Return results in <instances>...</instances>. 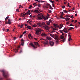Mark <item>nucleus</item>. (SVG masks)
<instances>
[{
    "mask_svg": "<svg viewBox=\"0 0 80 80\" xmlns=\"http://www.w3.org/2000/svg\"><path fill=\"white\" fill-rule=\"evenodd\" d=\"M37 20H41L44 19V20H47L48 18V17L46 16V17H44L43 14L42 13L39 14L37 15Z\"/></svg>",
    "mask_w": 80,
    "mask_h": 80,
    "instance_id": "1",
    "label": "nucleus"
},
{
    "mask_svg": "<svg viewBox=\"0 0 80 80\" xmlns=\"http://www.w3.org/2000/svg\"><path fill=\"white\" fill-rule=\"evenodd\" d=\"M0 72H2V75L3 77L5 78H7L8 77V76L9 75V74H8V73L5 72V71L4 70H0Z\"/></svg>",
    "mask_w": 80,
    "mask_h": 80,
    "instance_id": "2",
    "label": "nucleus"
},
{
    "mask_svg": "<svg viewBox=\"0 0 80 80\" xmlns=\"http://www.w3.org/2000/svg\"><path fill=\"white\" fill-rule=\"evenodd\" d=\"M50 35L51 36V37L52 38H53L55 39V40H58V35L56 34H50Z\"/></svg>",
    "mask_w": 80,
    "mask_h": 80,
    "instance_id": "3",
    "label": "nucleus"
},
{
    "mask_svg": "<svg viewBox=\"0 0 80 80\" xmlns=\"http://www.w3.org/2000/svg\"><path fill=\"white\" fill-rule=\"evenodd\" d=\"M42 30L40 29L39 28H38L37 30H36V32H35V34H37L38 35H40V32H42Z\"/></svg>",
    "mask_w": 80,
    "mask_h": 80,
    "instance_id": "4",
    "label": "nucleus"
},
{
    "mask_svg": "<svg viewBox=\"0 0 80 80\" xmlns=\"http://www.w3.org/2000/svg\"><path fill=\"white\" fill-rule=\"evenodd\" d=\"M49 44L51 45V47H53L54 45V42L53 41H50Z\"/></svg>",
    "mask_w": 80,
    "mask_h": 80,
    "instance_id": "5",
    "label": "nucleus"
},
{
    "mask_svg": "<svg viewBox=\"0 0 80 80\" xmlns=\"http://www.w3.org/2000/svg\"><path fill=\"white\" fill-rule=\"evenodd\" d=\"M30 11H31V10H28V12H27V13H25V15L27 16L28 15H30L31 13H30Z\"/></svg>",
    "mask_w": 80,
    "mask_h": 80,
    "instance_id": "6",
    "label": "nucleus"
},
{
    "mask_svg": "<svg viewBox=\"0 0 80 80\" xmlns=\"http://www.w3.org/2000/svg\"><path fill=\"white\" fill-rule=\"evenodd\" d=\"M49 21L50 22L47 21L46 22V23L48 25H50V22H52V20L51 19H50Z\"/></svg>",
    "mask_w": 80,
    "mask_h": 80,
    "instance_id": "7",
    "label": "nucleus"
},
{
    "mask_svg": "<svg viewBox=\"0 0 80 80\" xmlns=\"http://www.w3.org/2000/svg\"><path fill=\"white\" fill-rule=\"evenodd\" d=\"M62 31H63L64 33H68V32L67 31V29L66 28H65L64 29L62 30Z\"/></svg>",
    "mask_w": 80,
    "mask_h": 80,
    "instance_id": "8",
    "label": "nucleus"
},
{
    "mask_svg": "<svg viewBox=\"0 0 80 80\" xmlns=\"http://www.w3.org/2000/svg\"><path fill=\"white\" fill-rule=\"evenodd\" d=\"M30 45H31V46H32V47L34 49L37 48V47L34 46V45H33V44L32 43H30Z\"/></svg>",
    "mask_w": 80,
    "mask_h": 80,
    "instance_id": "9",
    "label": "nucleus"
},
{
    "mask_svg": "<svg viewBox=\"0 0 80 80\" xmlns=\"http://www.w3.org/2000/svg\"><path fill=\"white\" fill-rule=\"evenodd\" d=\"M42 43H43L44 45H47L48 44V41H42Z\"/></svg>",
    "mask_w": 80,
    "mask_h": 80,
    "instance_id": "10",
    "label": "nucleus"
},
{
    "mask_svg": "<svg viewBox=\"0 0 80 80\" xmlns=\"http://www.w3.org/2000/svg\"><path fill=\"white\" fill-rule=\"evenodd\" d=\"M58 40H56V43H58V41H59V40H61V39H60V38H59V37H58Z\"/></svg>",
    "mask_w": 80,
    "mask_h": 80,
    "instance_id": "11",
    "label": "nucleus"
},
{
    "mask_svg": "<svg viewBox=\"0 0 80 80\" xmlns=\"http://www.w3.org/2000/svg\"><path fill=\"white\" fill-rule=\"evenodd\" d=\"M21 42H22L21 43V45H22V46H23V45H24V40H23V38H22L21 39Z\"/></svg>",
    "mask_w": 80,
    "mask_h": 80,
    "instance_id": "12",
    "label": "nucleus"
},
{
    "mask_svg": "<svg viewBox=\"0 0 80 80\" xmlns=\"http://www.w3.org/2000/svg\"><path fill=\"white\" fill-rule=\"evenodd\" d=\"M34 12H35V13H40V11L36 9V10H34Z\"/></svg>",
    "mask_w": 80,
    "mask_h": 80,
    "instance_id": "13",
    "label": "nucleus"
},
{
    "mask_svg": "<svg viewBox=\"0 0 80 80\" xmlns=\"http://www.w3.org/2000/svg\"><path fill=\"white\" fill-rule=\"evenodd\" d=\"M52 29L53 30V31H52L51 32V33H53V32H55L56 31L55 30H57V29H56V28H52Z\"/></svg>",
    "mask_w": 80,
    "mask_h": 80,
    "instance_id": "14",
    "label": "nucleus"
},
{
    "mask_svg": "<svg viewBox=\"0 0 80 80\" xmlns=\"http://www.w3.org/2000/svg\"><path fill=\"white\" fill-rule=\"evenodd\" d=\"M46 38L48 40H49L50 41L51 40H52V38H50V37H46Z\"/></svg>",
    "mask_w": 80,
    "mask_h": 80,
    "instance_id": "15",
    "label": "nucleus"
},
{
    "mask_svg": "<svg viewBox=\"0 0 80 80\" xmlns=\"http://www.w3.org/2000/svg\"><path fill=\"white\" fill-rule=\"evenodd\" d=\"M37 25L39 26V27H42V23L40 22H38L37 23Z\"/></svg>",
    "mask_w": 80,
    "mask_h": 80,
    "instance_id": "16",
    "label": "nucleus"
},
{
    "mask_svg": "<svg viewBox=\"0 0 80 80\" xmlns=\"http://www.w3.org/2000/svg\"><path fill=\"white\" fill-rule=\"evenodd\" d=\"M45 28L46 30H48L50 29V27H49L48 26H45Z\"/></svg>",
    "mask_w": 80,
    "mask_h": 80,
    "instance_id": "17",
    "label": "nucleus"
},
{
    "mask_svg": "<svg viewBox=\"0 0 80 80\" xmlns=\"http://www.w3.org/2000/svg\"><path fill=\"white\" fill-rule=\"evenodd\" d=\"M8 24H11V21L10 19H8Z\"/></svg>",
    "mask_w": 80,
    "mask_h": 80,
    "instance_id": "18",
    "label": "nucleus"
},
{
    "mask_svg": "<svg viewBox=\"0 0 80 80\" xmlns=\"http://www.w3.org/2000/svg\"><path fill=\"white\" fill-rule=\"evenodd\" d=\"M65 20H66V22H68V21L69 20V19H70V18H65Z\"/></svg>",
    "mask_w": 80,
    "mask_h": 80,
    "instance_id": "19",
    "label": "nucleus"
},
{
    "mask_svg": "<svg viewBox=\"0 0 80 80\" xmlns=\"http://www.w3.org/2000/svg\"><path fill=\"white\" fill-rule=\"evenodd\" d=\"M37 2L38 3H40V2H42H42H45V1H42V0H41V1H38V2Z\"/></svg>",
    "mask_w": 80,
    "mask_h": 80,
    "instance_id": "20",
    "label": "nucleus"
},
{
    "mask_svg": "<svg viewBox=\"0 0 80 80\" xmlns=\"http://www.w3.org/2000/svg\"><path fill=\"white\" fill-rule=\"evenodd\" d=\"M68 36L69 37V38L68 39V41H70V40H72V38H71V36L69 34L68 35Z\"/></svg>",
    "mask_w": 80,
    "mask_h": 80,
    "instance_id": "21",
    "label": "nucleus"
},
{
    "mask_svg": "<svg viewBox=\"0 0 80 80\" xmlns=\"http://www.w3.org/2000/svg\"><path fill=\"white\" fill-rule=\"evenodd\" d=\"M63 24H61L60 25V27H59V29H61V28H62L63 27Z\"/></svg>",
    "mask_w": 80,
    "mask_h": 80,
    "instance_id": "22",
    "label": "nucleus"
},
{
    "mask_svg": "<svg viewBox=\"0 0 80 80\" xmlns=\"http://www.w3.org/2000/svg\"><path fill=\"white\" fill-rule=\"evenodd\" d=\"M60 39H63V38H64V36H62V35H61L60 36Z\"/></svg>",
    "mask_w": 80,
    "mask_h": 80,
    "instance_id": "23",
    "label": "nucleus"
},
{
    "mask_svg": "<svg viewBox=\"0 0 80 80\" xmlns=\"http://www.w3.org/2000/svg\"><path fill=\"white\" fill-rule=\"evenodd\" d=\"M18 48H20V47H18L17 49H15V53H17V52H18Z\"/></svg>",
    "mask_w": 80,
    "mask_h": 80,
    "instance_id": "24",
    "label": "nucleus"
},
{
    "mask_svg": "<svg viewBox=\"0 0 80 80\" xmlns=\"http://www.w3.org/2000/svg\"><path fill=\"white\" fill-rule=\"evenodd\" d=\"M41 36H43V37H45L46 36V34L45 33H42L41 34Z\"/></svg>",
    "mask_w": 80,
    "mask_h": 80,
    "instance_id": "25",
    "label": "nucleus"
},
{
    "mask_svg": "<svg viewBox=\"0 0 80 80\" xmlns=\"http://www.w3.org/2000/svg\"><path fill=\"white\" fill-rule=\"evenodd\" d=\"M34 44L35 45H38V43L37 42H34Z\"/></svg>",
    "mask_w": 80,
    "mask_h": 80,
    "instance_id": "26",
    "label": "nucleus"
},
{
    "mask_svg": "<svg viewBox=\"0 0 80 80\" xmlns=\"http://www.w3.org/2000/svg\"><path fill=\"white\" fill-rule=\"evenodd\" d=\"M26 28H28V29H31L32 28V27L29 26H28L27 27H26Z\"/></svg>",
    "mask_w": 80,
    "mask_h": 80,
    "instance_id": "27",
    "label": "nucleus"
},
{
    "mask_svg": "<svg viewBox=\"0 0 80 80\" xmlns=\"http://www.w3.org/2000/svg\"><path fill=\"white\" fill-rule=\"evenodd\" d=\"M50 6L51 5H50V4H46V6H47V8H48L49 7H50Z\"/></svg>",
    "mask_w": 80,
    "mask_h": 80,
    "instance_id": "28",
    "label": "nucleus"
},
{
    "mask_svg": "<svg viewBox=\"0 0 80 80\" xmlns=\"http://www.w3.org/2000/svg\"><path fill=\"white\" fill-rule=\"evenodd\" d=\"M72 29H74V28L72 27H70L68 29V30L69 31L70 30H72Z\"/></svg>",
    "mask_w": 80,
    "mask_h": 80,
    "instance_id": "29",
    "label": "nucleus"
},
{
    "mask_svg": "<svg viewBox=\"0 0 80 80\" xmlns=\"http://www.w3.org/2000/svg\"><path fill=\"white\" fill-rule=\"evenodd\" d=\"M49 1H50V2H51L52 4L53 3H55V2H54V1H52V0H49Z\"/></svg>",
    "mask_w": 80,
    "mask_h": 80,
    "instance_id": "30",
    "label": "nucleus"
},
{
    "mask_svg": "<svg viewBox=\"0 0 80 80\" xmlns=\"http://www.w3.org/2000/svg\"><path fill=\"white\" fill-rule=\"evenodd\" d=\"M8 18H9V17L8 16L6 17V18L5 19V21H7L8 19Z\"/></svg>",
    "mask_w": 80,
    "mask_h": 80,
    "instance_id": "31",
    "label": "nucleus"
},
{
    "mask_svg": "<svg viewBox=\"0 0 80 80\" xmlns=\"http://www.w3.org/2000/svg\"><path fill=\"white\" fill-rule=\"evenodd\" d=\"M38 5V7H40V6H41L40 4V3H38V5Z\"/></svg>",
    "mask_w": 80,
    "mask_h": 80,
    "instance_id": "32",
    "label": "nucleus"
},
{
    "mask_svg": "<svg viewBox=\"0 0 80 80\" xmlns=\"http://www.w3.org/2000/svg\"><path fill=\"white\" fill-rule=\"evenodd\" d=\"M37 2H35V5H34V7H35V6H37Z\"/></svg>",
    "mask_w": 80,
    "mask_h": 80,
    "instance_id": "33",
    "label": "nucleus"
},
{
    "mask_svg": "<svg viewBox=\"0 0 80 80\" xmlns=\"http://www.w3.org/2000/svg\"><path fill=\"white\" fill-rule=\"evenodd\" d=\"M42 26L43 25H45V22H42Z\"/></svg>",
    "mask_w": 80,
    "mask_h": 80,
    "instance_id": "34",
    "label": "nucleus"
},
{
    "mask_svg": "<svg viewBox=\"0 0 80 80\" xmlns=\"http://www.w3.org/2000/svg\"><path fill=\"white\" fill-rule=\"evenodd\" d=\"M31 34H29L28 35V37L29 38H30V37H31Z\"/></svg>",
    "mask_w": 80,
    "mask_h": 80,
    "instance_id": "35",
    "label": "nucleus"
},
{
    "mask_svg": "<svg viewBox=\"0 0 80 80\" xmlns=\"http://www.w3.org/2000/svg\"><path fill=\"white\" fill-rule=\"evenodd\" d=\"M63 12H64V13H68V11H66V10H63Z\"/></svg>",
    "mask_w": 80,
    "mask_h": 80,
    "instance_id": "36",
    "label": "nucleus"
},
{
    "mask_svg": "<svg viewBox=\"0 0 80 80\" xmlns=\"http://www.w3.org/2000/svg\"><path fill=\"white\" fill-rule=\"evenodd\" d=\"M32 6L30 5L29 6L28 8H32Z\"/></svg>",
    "mask_w": 80,
    "mask_h": 80,
    "instance_id": "37",
    "label": "nucleus"
},
{
    "mask_svg": "<svg viewBox=\"0 0 80 80\" xmlns=\"http://www.w3.org/2000/svg\"><path fill=\"white\" fill-rule=\"evenodd\" d=\"M37 25H36V24H34V25H33L32 26V27H37Z\"/></svg>",
    "mask_w": 80,
    "mask_h": 80,
    "instance_id": "38",
    "label": "nucleus"
},
{
    "mask_svg": "<svg viewBox=\"0 0 80 80\" xmlns=\"http://www.w3.org/2000/svg\"><path fill=\"white\" fill-rule=\"evenodd\" d=\"M28 23H31V22H32V21H30V20L28 21Z\"/></svg>",
    "mask_w": 80,
    "mask_h": 80,
    "instance_id": "39",
    "label": "nucleus"
},
{
    "mask_svg": "<svg viewBox=\"0 0 80 80\" xmlns=\"http://www.w3.org/2000/svg\"><path fill=\"white\" fill-rule=\"evenodd\" d=\"M63 31L62 30H60L59 31L61 33H63V31Z\"/></svg>",
    "mask_w": 80,
    "mask_h": 80,
    "instance_id": "40",
    "label": "nucleus"
},
{
    "mask_svg": "<svg viewBox=\"0 0 80 80\" xmlns=\"http://www.w3.org/2000/svg\"><path fill=\"white\" fill-rule=\"evenodd\" d=\"M49 7H50V9H51V10H53V8H52V6H50Z\"/></svg>",
    "mask_w": 80,
    "mask_h": 80,
    "instance_id": "41",
    "label": "nucleus"
},
{
    "mask_svg": "<svg viewBox=\"0 0 80 80\" xmlns=\"http://www.w3.org/2000/svg\"><path fill=\"white\" fill-rule=\"evenodd\" d=\"M23 24H22L21 25L20 28H22V27H23Z\"/></svg>",
    "mask_w": 80,
    "mask_h": 80,
    "instance_id": "42",
    "label": "nucleus"
},
{
    "mask_svg": "<svg viewBox=\"0 0 80 80\" xmlns=\"http://www.w3.org/2000/svg\"><path fill=\"white\" fill-rule=\"evenodd\" d=\"M63 17V15H61L59 17L61 18H62V17Z\"/></svg>",
    "mask_w": 80,
    "mask_h": 80,
    "instance_id": "43",
    "label": "nucleus"
},
{
    "mask_svg": "<svg viewBox=\"0 0 80 80\" xmlns=\"http://www.w3.org/2000/svg\"><path fill=\"white\" fill-rule=\"evenodd\" d=\"M62 8H65V6H62Z\"/></svg>",
    "mask_w": 80,
    "mask_h": 80,
    "instance_id": "44",
    "label": "nucleus"
},
{
    "mask_svg": "<svg viewBox=\"0 0 80 80\" xmlns=\"http://www.w3.org/2000/svg\"><path fill=\"white\" fill-rule=\"evenodd\" d=\"M22 15V17H24L25 18V14H23Z\"/></svg>",
    "mask_w": 80,
    "mask_h": 80,
    "instance_id": "45",
    "label": "nucleus"
},
{
    "mask_svg": "<svg viewBox=\"0 0 80 80\" xmlns=\"http://www.w3.org/2000/svg\"><path fill=\"white\" fill-rule=\"evenodd\" d=\"M17 12H20V11H19V9H16Z\"/></svg>",
    "mask_w": 80,
    "mask_h": 80,
    "instance_id": "46",
    "label": "nucleus"
},
{
    "mask_svg": "<svg viewBox=\"0 0 80 80\" xmlns=\"http://www.w3.org/2000/svg\"><path fill=\"white\" fill-rule=\"evenodd\" d=\"M65 41V39L64 38L62 40V42H64Z\"/></svg>",
    "mask_w": 80,
    "mask_h": 80,
    "instance_id": "47",
    "label": "nucleus"
},
{
    "mask_svg": "<svg viewBox=\"0 0 80 80\" xmlns=\"http://www.w3.org/2000/svg\"><path fill=\"white\" fill-rule=\"evenodd\" d=\"M22 50H20L19 53H21L22 52Z\"/></svg>",
    "mask_w": 80,
    "mask_h": 80,
    "instance_id": "48",
    "label": "nucleus"
},
{
    "mask_svg": "<svg viewBox=\"0 0 80 80\" xmlns=\"http://www.w3.org/2000/svg\"><path fill=\"white\" fill-rule=\"evenodd\" d=\"M40 40H44V39H43L42 38H41L40 39Z\"/></svg>",
    "mask_w": 80,
    "mask_h": 80,
    "instance_id": "49",
    "label": "nucleus"
},
{
    "mask_svg": "<svg viewBox=\"0 0 80 80\" xmlns=\"http://www.w3.org/2000/svg\"><path fill=\"white\" fill-rule=\"evenodd\" d=\"M53 25H54V26H55V27H56V26H57V24L54 23L53 24Z\"/></svg>",
    "mask_w": 80,
    "mask_h": 80,
    "instance_id": "50",
    "label": "nucleus"
},
{
    "mask_svg": "<svg viewBox=\"0 0 80 80\" xmlns=\"http://www.w3.org/2000/svg\"><path fill=\"white\" fill-rule=\"evenodd\" d=\"M25 33H26V31H25L23 33V34H25Z\"/></svg>",
    "mask_w": 80,
    "mask_h": 80,
    "instance_id": "51",
    "label": "nucleus"
},
{
    "mask_svg": "<svg viewBox=\"0 0 80 80\" xmlns=\"http://www.w3.org/2000/svg\"><path fill=\"white\" fill-rule=\"evenodd\" d=\"M22 36H23L22 35H21L19 37L20 38H22Z\"/></svg>",
    "mask_w": 80,
    "mask_h": 80,
    "instance_id": "52",
    "label": "nucleus"
},
{
    "mask_svg": "<svg viewBox=\"0 0 80 80\" xmlns=\"http://www.w3.org/2000/svg\"><path fill=\"white\" fill-rule=\"evenodd\" d=\"M70 26H73V27H74V25L73 24H70Z\"/></svg>",
    "mask_w": 80,
    "mask_h": 80,
    "instance_id": "53",
    "label": "nucleus"
},
{
    "mask_svg": "<svg viewBox=\"0 0 80 80\" xmlns=\"http://www.w3.org/2000/svg\"><path fill=\"white\" fill-rule=\"evenodd\" d=\"M77 22V20H75L74 23H76V22Z\"/></svg>",
    "mask_w": 80,
    "mask_h": 80,
    "instance_id": "54",
    "label": "nucleus"
},
{
    "mask_svg": "<svg viewBox=\"0 0 80 80\" xmlns=\"http://www.w3.org/2000/svg\"><path fill=\"white\" fill-rule=\"evenodd\" d=\"M61 13H62V14H63V12H61Z\"/></svg>",
    "mask_w": 80,
    "mask_h": 80,
    "instance_id": "55",
    "label": "nucleus"
},
{
    "mask_svg": "<svg viewBox=\"0 0 80 80\" xmlns=\"http://www.w3.org/2000/svg\"><path fill=\"white\" fill-rule=\"evenodd\" d=\"M66 24H67V25H68L69 24V23H68V22H66Z\"/></svg>",
    "mask_w": 80,
    "mask_h": 80,
    "instance_id": "56",
    "label": "nucleus"
},
{
    "mask_svg": "<svg viewBox=\"0 0 80 80\" xmlns=\"http://www.w3.org/2000/svg\"><path fill=\"white\" fill-rule=\"evenodd\" d=\"M71 22H72V23H73V22H74V20H72Z\"/></svg>",
    "mask_w": 80,
    "mask_h": 80,
    "instance_id": "57",
    "label": "nucleus"
},
{
    "mask_svg": "<svg viewBox=\"0 0 80 80\" xmlns=\"http://www.w3.org/2000/svg\"><path fill=\"white\" fill-rule=\"evenodd\" d=\"M73 16L72 15V16H71V18H73Z\"/></svg>",
    "mask_w": 80,
    "mask_h": 80,
    "instance_id": "58",
    "label": "nucleus"
},
{
    "mask_svg": "<svg viewBox=\"0 0 80 80\" xmlns=\"http://www.w3.org/2000/svg\"><path fill=\"white\" fill-rule=\"evenodd\" d=\"M9 31V29H7V32H8Z\"/></svg>",
    "mask_w": 80,
    "mask_h": 80,
    "instance_id": "59",
    "label": "nucleus"
},
{
    "mask_svg": "<svg viewBox=\"0 0 80 80\" xmlns=\"http://www.w3.org/2000/svg\"><path fill=\"white\" fill-rule=\"evenodd\" d=\"M25 25L26 27H27V24H25Z\"/></svg>",
    "mask_w": 80,
    "mask_h": 80,
    "instance_id": "60",
    "label": "nucleus"
},
{
    "mask_svg": "<svg viewBox=\"0 0 80 80\" xmlns=\"http://www.w3.org/2000/svg\"><path fill=\"white\" fill-rule=\"evenodd\" d=\"M52 6H53V7H54V4H53V3L52 4Z\"/></svg>",
    "mask_w": 80,
    "mask_h": 80,
    "instance_id": "61",
    "label": "nucleus"
},
{
    "mask_svg": "<svg viewBox=\"0 0 80 80\" xmlns=\"http://www.w3.org/2000/svg\"><path fill=\"white\" fill-rule=\"evenodd\" d=\"M49 13H52V11L51 10L49 11Z\"/></svg>",
    "mask_w": 80,
    "mask_h": 80,
    "instance_id": "62",
    "label": "nucleus"
},
{
    "mask_svg": "<svg viewBox=\"0 0 80 80\" xmlns=\"http://www.w3.org/2000/svg\"><path fill=\"white\" fill-rule=\"evenodd\" d=\"M75 13H78V12H77V11H75Z\"/></svg>",
    "mask_w": 80,
    "mask_h": 80,
    "instance_id": "63",
    "label": "nucleus"
},
{
    "mask_svg": "<svg viewBox=\"0 0 80 80\" xmlns=\"http://www.w3.org/2000/svg\"><path fill=\"white\" fill-rule=\"evenodd\" d=\"M32 17V15H30V16L29 17V18H30Z\"/></svg>",
    "mask_w": 80,
    "mask_h": 80,
    "instance_id": "64",
    "label": "nucleus"
}]
</instances>
